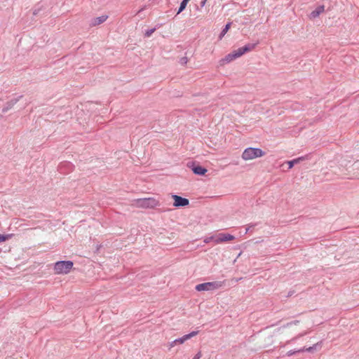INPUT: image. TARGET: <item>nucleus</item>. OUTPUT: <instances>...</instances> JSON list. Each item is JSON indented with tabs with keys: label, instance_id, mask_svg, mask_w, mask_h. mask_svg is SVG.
<instances>
[{
	"label": "nucleus",
	"instance_id": "obj_1",
	"mask_svg": "<svg viewBox=\"0 0 359 359\" xmlns=\"http://www.w3.org/2000/svg\"><path fill=\"white\" fill-rule=\"evenodd\" d=\"M74 265L73 262L67 261H58L55 263L54 271L55 274H67L72 269Z\"/></svg>",
	"mask_w": 359,
	"mask_h": 359
},
{
	"label": "nucleus",
	"instance_id": "obj_2",
	"mask_svg": "<svg viewBox=\"0 0 359 359\" xmlns=\"http://www.w3.org/2000/svg\"><path fill=\"white\" fill-rule=\"evenodd\" d=\"M223 285L222 281L206 282L196 285L195 289L198 292L212 291L222 287Z\"/></svg>",
	"mask_w": 359,
	"mask_h": 359
},
{
	"label": "nucleus",
	"instance_id": "obj_3",
	"mask_svg": "<svg viewBox=\"0 0 359 359\" xmlns=\"http://www.w3.org/2000/svg\"><path fill=\"white\" fill-rule=\"evenodd\" d=\"M265 152L259 148H246L242 154V158L245 161L252 160L258 157H262Z\"/></svg>",
	"mask_w": 359,
	"mask_h": 359
},
{
	"label": "nucleus",
	"instance_id": "obj_4",
	"mask_svg": "<svg viewBox=\"0 0 359 359\" xmlns=\"http://www.w3.org/2000/svg\"><path fill=\"white\" fill-rule=\"evenodd\" d=\"M135 204L139 208H154L159 205V201L154 198H143L137 199Z\"/></svg>",
	"mask_w": 359,
	"mask_h": 359
},
{
	"label": "nucleus",
	"instance_id": "obj_5",
	"mask_svg": "<svg viewBox=\"0 0 359 359\" xmlns=\"http://www.w3.org/2000/svg\"><path fill=\"white\" fill-rule=\"evenodd\" d=\"M187 166L191 168L195 175L199 176H203L208 172V170L205 167L196 162H189L187 163Z\"/></svg>",
	"mask_w": 359,
	"mask_h": 359
},
{
	"label": "nucleus",
	"instance_id": "obj_6",
	"mask_svg": "<svg viewBox=\"0 0 359 359\" xmlns=\"http://www.w3.org/2000/svg\"><path fill=\"white\" fill-rule=\"evenodd\" d=\"M257 43H248L243 47H240L236 50H233L237 57H239L245 53L252 50L257 46Z\"/></svg>",
	"mask_w": 359,
	"mask_h": 359
},
{
	"label": "nucleus",
	"instance_id": "obj_7",
	"mask_svg": "<svg viewBox=\"0 0 359 359\" xmlns=\"http://www.w3.org/2000/svg\"><path fill=\"white\" fill-rule=\"evenodd\" d=\"M172 198L174 200L173 206L176 208H181L187 206L189 204V199L183 198L176 194H172Z\"/></svg>",
	"mask_w": 359,
	"mask_h": 359
},
{
	"label": "nucleus",
	"instance_id": "obj_8",
	"mask_svg": "<svg viewBox=\"0 0 359 359\" xmlns=\"http://www.w3.org/2000/svg\"><path fill=\"white\" fill-rule=\"evenodd\" d=\"M22 97V95H20L18 97L13 98L8 101L2 109L4 113L7 112L8 110L12 109L13 106Z\"/></svg>",
	"mask_w": 359,
	"mask_h": 359
},
{
	"label": "nucleus",
	"instance_id": "obj_9",
	"mask_svg": "<svg viewBox=\"0 0 359 359\" xmlns=\"http://www.w3.org/2000/svg\"><path fill=\"white\" fill-rule=\"evenodd\" d=\"M234 239V236L229 234V233H219L217 236V238L215 240V242L217 243H222V242H227L230 241Z\"/></svg>",
	"mask_w": 359,
	"mask_h": 359
},
{
	"label": "nucleus",
	"instance_id": "obj_10",
	"mask_svg": "<svg viewBox=\"0 0 359 359\" xmlns=\"http://www.w3.org/2000/svg\"><path fill=\"white\" fill-rule=\"evenodd\" d=\"M325 11V6L320 5L316 8L309 15L311 19H315L318 18L321 13Z\"/></svg>",
	"mask_w": 359,
	"mask_h": 359
},
{
	"label": "nucleus",
	"instance_id": "obj_11",
	"mask_svg": "<svg viewBox=\"0 0 359 359\" xmlns=\"http://www.w3.org/2000/svg\"><path fill=\"white\" fill-rule=\"evenodd\" d=\"M309 155H305L303 156L298 157L291 161H287L288 164V169H291L295 164L299 163L300 162L309 159Z\"/></svg>",
	"mask_w": 359,
	"mask_h": 359
},
{
	"label": "nucleus",
	"instance_id": "obj_12",
	"mask_svg": "<svg viewBox=\"0 0 359 359\" xmlns=\"http://www.w3.org/2000/svg\"><path fill=\"white\" fill-rule=\"evenodd\" d=\"M107 18H108V16L104 15H101L100 17L94 18L93 19H92L91 25H93V26L99 25L103 23L104 22H105Z\"/></svg>",
	"mask_w": 359,
	"mask_h": 359
},
{
	"label": "nucleus",
	"instance_id": "obj_13",
	"mask_svg": "<svg viewBox=\"0 0 359 359\" xmlns=\"http://www.w3.org/2000/svg\"><path fill=\"white\" fill-rule=\"evenodd\" d=\"M236 58H238L236 55V53H234L233 51H232L231 53L227 54L223 59H222V62H224V63H229V62H231V61L236 60Z\"/></svg>",
	"mask_w": 359,
	"mask_h": 359
},
{
	"label": "nucleus",
	"instance_id": "obj_14",
	"mask_svg": "<svg viewBox=\"0 0 359 359\" xmlns=\"http://www.w3.org/2000/svg\"><path fill=\"white\" fill-rule=\"evenodd\" d=\"M186 339L184 338V335L182 337H180L178 339H175L174 341H172V342H170V348H171L172 347L175 346V345L178 344H183L186 341Z\"/></svg>",
	"mask_w": 359,
	"mask_h": 359
},
{
	"label": "nucleus",
	"instance_id": "obj_15",
	"mask_svg": "<svg viewBox=\"0 0 359 359\" xmlns=\"http://www.w3.org/2000/svg\"><path fill=\"white\" fill-rule=\"evenodd\" d=\"M190 0H182L180 3L177 14L182 13L187 7V4Z\"/></svg>",
	"mask_w": 359,
	"mask_h": 359
},
{
	"label": "nucleus",
	"instance_id": "obj_16",
	"mask_svg": "<svg viewBox=\"0 0 359 359\" xmlns=\"http://www.w3.org/2000/svg\"><path fill=\"white\" fill-rule=\"evenodd\" d=\"M231 22H228L225 26L222 29L220 34H219V38L221 39L222 36H224L225 35V34L228 32V30L230 29L231 27Z\"/></svg>",
	"mask_w": 359,
	"mask_h": 359
},
{
	"label": "nucleus",
	"instance_id": "obj_17",
	"mask_svg": "<svg viewBox=\"0 0 359 359\" xmlns=\"http://www.w3.org/2000/svg\"><path fill=\"white\" fill-rule=\"evenodd\" d=\"M186 56H184L182 57H181L179 60V62L182 65H184L187 63L188 62V52H186Z\"/></svg>",
	"mask_w": 359,
	"mask_h": 359
},
{
	"label": "nucleus",
	"instance_id": "obj_18",
	"mask_svg": "<svg viewBox=\"0 0 359 359\" xmlns=\"http://www.w3.org/2000/svg\"><path fill=\"white\" fill-rule=\"evenodd\" d=\"M63 166H67L68 170H72L73 165L69 162H64L60 165V170H62Z\"/></svg>",
	"mask_w": 359,
	"mask_h": 359
},
{
	"label": "nucleus",
	"instance_id": "obj_19",
	"mask_svg": "<svg viewBox=\"0 0 359 359\" xmlns=\"http://www.w3.org/2000/svg\"><path fill=\"white\" fill-rule=\"evenodd\" d=\"M198 333V331H192L191 332H190L187 334H185L184 338L186 339V340H188V339H191V337L197 335Z\"/></svg>",
	"mask_w": 359,
	"mask_h": 359
},
{
	"label": "nucleus",
	"instance_id": "obj_20",
	"mask_svg": "<svg viewBox=\"0 0 359 359\" xmlns=\"http://www.w3.org/2000/svg\"><path fill=\"white\" fill-rule=\"evenodd\" d=\"M156 30V28H151V29H147L145 33H144V36L145 37H149L151 36V34L155 32Z\"/></svg>",
	"mask_w": 359,
	"mask_h": 359
},
{
	"label": "nucleus",
	"instance_id": "obj_21",
	"mask_svg": "<svg viewBox=\"0 0 359 359\" xmlns=\"http://www.w3.org/2000/svg\"><path fill=\"white\" fill-rule=\"evenodd\" d=\"M304 348H302V349H299L298 351H292V350H290L287 353V356H291L292 355H294L295 353H300V352H304Z\"/></svg>",
	"mask_w": 359,
	"mask_h": 359
},
{
	"label": "nucleus",
	"instance_id": "obj_22",
	"mask_svg": "<svg viewBox=\"0 0 359 359\" xmlns=\"http://www.w3.org/2000/svg\"><path fill=\"white\" fill-rule=\"evenodd\" d=\"M318 344H315L313 345V346H310L306 349H304V351H307V352H313L314 350H316V346H317Z\"/></svg>",
	"mask_w": 359,
	"mask_h": 359
},
{
	"label": "nucleus",
	"instance_id": "obj_23",
	"mask_svg": "<svg viewBox=\"0 0 359 359\" xmlns=\"http://www.w3.org/2000/svg\"><path fill=\"white\" fill-rule=\"evenodd\" d=\"M8 235L0 234V243L6 241L8 239Z\"/></svg>",
	"mask_w": 359,
	"mask_h": 359
},
{
	"label": "nucleus",
	"instance_id": "obj_24",
	"mask_svg": "<svg viewBox=\"0 0 359 359\" xmlns=\"http://www.w3.org/2000/svg\"><path fill=\"white\" fill-rule=\"evenodd\" d=\"M255 225H256L255 224H250L248 226V227L246 229V232L248 231H251L252 229H254Z\"/></svg>",
	"mask_w": 359,
	"mask_h": 359
},
{
	"label": "nucleus",
	"instance_id": "obj_25",
	"mask_svg": "<svg viewBox=\"0 0 359 359\" xmlns=\"http://www.w3.org/2000/svg\"><path fill=\"white\" fill-rule=\"evenodd\" d=\"M201 357V353L198 352L195 355V356L192 359H200Z\"/></svg>",
	"mask_w": 359,
	"mask_h": 359
},
{
	"label": "nucleus",
	"instance_id": "obj_26",
	"mask_svg": "<svg viewBox=\"0 0 359 359\" xmlns=\"http://www.w3.org/2000/svg\"><path fill=\"white\" fill-rule=\"evenodd\" d=\"M212 239H213V237H212V236H211V237H209V238H205V239L204 240V242H205V243H209V242H210L211 240H212Z\"/></svg>",
	"mask_w": 359,
	"mask_h": 359
},
{
	"label": "nucleus",
	"instance_id": "obj_27",
	"mask_svg": "<svg viewBox=\"0 0 359 359\" xmlns=\"http://www.w3.org/2000/svg\"><path fill=\"white\" fill-rule=\"evenodd\" d=\"M206 1H207V0H202V1H201V4H201V7H203V6H205V3H206Z\"/></svg>",
	"mask_w": 359,
	"mask_h": 359
},
{
	"label": "nucleus",
	"instance_id": "obj_28",
	"mask_svg": "<svg viewBox=\"0 0 359 359\" xmlns=\"http://www.w3.org/2000/svg\"><path fill=\"white\" fill-rule=\"evenodd\" d=\"M37 13H38V11H36V10L33 12V15H37Z\"/></svg>",
	"mask_w": 359,
	"mask_h": 359
},
{
	"label": "nucleus",
	"instance_id": "obj_29",
	"mask_svg": "<svg viewBox=\"0 0 359 359\" xmlns=\"http://www.w3.org/2000/svg\"><path fill=\"white\" fill-rule=\"evenodd\" d=\"M292 294H293V292H290L287 296H288V297H289V296H291Z\"/></svg>",
	"mask_w": 359,
	"mask_h": 359
}]
</instances>
